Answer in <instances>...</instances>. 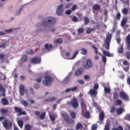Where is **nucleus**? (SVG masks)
<instances>
[{"label": "nucleus", "mask_w": 130, "mask_h": 130, "mask_svg": "<svg viewBox=\"0 0 130 130\" xmlns=\"http://www.w3.org/2000/svg\"><path fill=\"white\" fill-rule=\"evenodd\" d=\"M55 23H56V19L53 17L49 16L46 18V21L44 22L42 24L40 23L37 24V29L39 30V31L42 30L43 28L51 29L54 25H55Z\"/></svg>", "instance_id": "1"}, {"label": "nucleus", "mask_w": 130, "mask_h": 130, "mask_svg": "<svg viewBox=\"0 0 130 130\" xmlns=\"http://www.w3.org/2000/svg\"><path fill=\"white\" fill-rule=\"evenodd\" d=\"M81 102L82 115H84V117H86V118H88V117L90 116V113H89L88 112H86V105L85 104V102L83 99H81Z\"/></svg>", "instance_id": "2"}, {"label": "nucleus", "mask_w": 130, "mask_h": 130, "mask_svg": "<svg viewBox=\"0 0 130 130\" xmlns=\"http://www.w3.org/2000/svg\"><path fill=\"white\" fill-rule=\"evenodd\" d=\"M78 53H79V50H76L75 51L74 54L72 57H70L71 55L70 52H67L65 55L62 54V56H63V58H65V59H74L75 58H76V57L77 56Z\"/></svg>", "instance_id": "3"}, {"label": "nucleus", "mask_w": 130, "mask_h": 130, "mask_svg": "<svg viewBox=\"0 0 130 130\" xmlns=\"http://www.w3.org/2000/svg\"><path fill=\"white\" fill-rule=\"evenodd\" d=\"M45 80H43V83L45 86H50L52 81H53V78L50 77L49 76H45Z\"/></svg>", "instance_id": "4"}, {"label": "nucleus", "mask_w": 130, "mask_h": 130, "mask_svg": "<svg viewBox=\"0 0 130 130\" xmlns=\"http://www.w3.org/2000/svg\"><path fill=\"white\" fill-rule=\"evenodd\" d=\"M61 115H62L67 122H68L69 123H74V122H75V120L73 119H69V115H68L67 113L62 111L61 112Z\"/></svg>", "instance_id": "5"}, {"label": "nucleus", "mask_w": 130, "mask_h": 130, "mask_svg": "<svg viewBox=\"0 0 130 130\" xmlns=\"http://www.w3.org/2000/svg\"><path fill=\"white\" fill-rule=\"evenodd\" d=\"M112 36L111 34H109L107 35L106 39V44L105 45V47L106 49H109V46L110 45V41H111V38Z\"/></svg>", "instance_id": "6"}, {"label": "nucleus", "mask_w": 130, "mask_h": 130, "mask_svg": "<svg viewBox=\"0 0 130 130\" xmlns=\"http://www.w3.org/2000/svg\"><path fill=\"white\" fill-rule=\"evenodd\" d=\"M3 124L6 129H10V128H12V126L13 125V121L8 122V120H5L3 121Z\"/></svg>", "instance_id": "7"}, {"label": "nucleus", "mask_w": 130, "mask_h": 130, "mask_svg": "<svg viewBox=\"0 0 130 130\" xmlns=\"http://www.w3.org/2000/svg\"><path fill=\"white\" fill-rule=\"evenodd\" d=\"M56 14L58 16H62V14H63V5L62 4L58 6Z\"/></svg>", "instance_id": "8"}, {"label": "nucleus", "mask_w": 130, "mask_h": 130, "mask_svg": "<svg viewBox=\"0 0 130 130\" xmlns=\"http://www.w3.org/2000/svg\"><path fill=\"white\" fill-rule=\"evenodd\" d=\"M19 91L21 95L22 96H24V93H28V90L25 89V85H20L19 86Z\"/></svg>", "instance_id": "9"}, {"label": "nucleus", "mask_w": 130, "mask_h": 130, "mask_svg": "<svg viewBox=\"0 0 130 130\" xmlns=\"http://www.w3.org/2000/svg\"><path fill=\"white\" fill-rule=\"evenodd\" d=\"M14 110L16 112H17V115L18 116H20V115H25V114H26V112H25V111H22V109H21V108L15 107Z\"/></svg>", "instance_id": "10"}, {"label": "nucleus", "mask_w": 130, "mask_h": 130, "mask_svg": "<svg viewBox=\"0 0 130 130\" xmlns=\"http://www.w3.org/2000/svg\"><path fill=\"white\" fill-rule=\"evenodd\" d=\"M93 67V64H92V62L90 59H87L86 61V63L84 66V69L85 70H88V69H90Z\"/></svg>", "instance_id": "11"}, {"label": "nucleus", "mask_w": 130, "mask_h": 130, "mask_svg": "<svg viewBox=\"0 0 130 130\" xmlns=\"http://www.w3.org/2000/svg\"><path fill=\"white\" fill-rule=\"evenodd\" d=\"M71 104L74 108H77V107H78L79 104H78V101L76 98H74L72 100H71Z\"/></svg>", "instance_id": "12"}, {"label": "nucleus", "mask_w": 130, "mask_h": 130, "mask_svg": "<svg viewBox=\"0 0 130 130\" xmlns=\"http://www.w3.org/2000/svg\"><path fill=\"white\" fill-rule=\"evenodd\" d=\"M120 97L123 99L125 101H128V96L125 92L121 91L120 92Z\"/></svg>", "instance_id": "13"}, {"label": "nucleus", "mask_w": 130, "mask_h": 130, "mask_svg": "<svg viewBox=\"0 0 130 130\" xmlns=\"http://www.w3.org/2000/svg\"><path fill=\"white\" fill-rule=\"evenodd\" d=\"M32 63H34L35 64H37L38 63H40L41 62V58L40 57H34L32 59H31V60Z\"/></svg>", "instance_id": "14"}, {"label": "nucleus", "mask_w": 130, "mask_h": 130, "mask_svg": "<svg viewBox=\"0 0 130 130\" xmlns=\"http://www.w3.org/2000/svg\"><path fill=\"white\" fill-rule=\"evenodd\" d=\"M88 93L91 97H93V96H95L97 95V90H95V89H90Z\"/></svg>", "instance_id": "15"}, {"label": "nucleus", "mask_w": 130, "mask_h": 130, "mask_svg": "<svg viewBox=\"0 0 130 130\" xmlns=\"http://www.w3.org/2000/svg\"><path fill=\"white\" fill-rule=\"evenodd\" d=\"M0 91L1 92L2 94V96L3 97H5L6 96V89L5 88L3 87V85L0 83Z\"/></svg>", "instance_id": "16"}, {"label": "nucleus", "mask_w": 130, "mask_h": 130, "mask_svg": "<svg viewBox=\"0 0 130 130\" xmlns=\"http://www.w3.org/2000/svg\"><path fill=\"white\" fill-rule=\"evenodd\" d=\"M103 53L104 55H105L106 56H109V57H111L113 56V53H110L109 52L105 50L103 51Z\"/></svg>", "instance_id": "17"}, {"label": "nucleus", "mask_w": 130, "mask_h": 130, "mask_svg": "<svg viewBox=\"0 0 130 130\" xmlns=\"http://www.w3.org/2000/svg\"><path fill=\"white\" fill-rule=\"evenodd\" d=\"M77 89V87H74L70 88H67L65 90V93H68V92H75L76 90Z\"/></svg>", "instance_id": "18"}, {"label": "nucleus", "mask_w": 130, "mask_h": 130, "mask_svg": "<svg viewBox=\"0 0 130 130\" xmlns=\"http://www.w3.org/2000/svg\"><path fill=\"white\" fill-rule=\"evenodd\" d=\"M83 72H84V69H83V68L79 69L77 71H76L75 76H80V75H81Z\"/></svg>", "instance_id": "19"}, {"label": "nucleus", "mask_w": 130, "mask_h": 130, "mask_svg": "<svg viewBox=\"0 0 130 130\" xmlns=\"http://www.w3.org/2000/svg\"><path fill=\"white\" fill-rule=\"evenodd\" d=\"M17 121L19 127H20V128H23V124H24L23 121L19 120V118H17Z\"/></svg>", "instance_id": "20"}, {"label": "nucleus", "mask_w": 130, "mask_h": 130, "mask_svg": "<svg viewBox=\"0 0 130 130\" xmlns=\"http://www.w3.org/2000/svg\"><path fill=\"white\" fill-rule=\"evenodd\" d=\"M102 84L103 85V86L104 87V91L105 93H108L110 92L111 90H110V88L109 87H105V84H104V83H102Z\"/></svg>", "instance_id": "21"}, {"label": "nucleus", "mask_w": 130, "mask_h": 130, "mask_svg": "<svg viewBox=\"0 0 130 130\" xmlns=\"http://www.w3.org/2000/svg\"><path fill=\"white\" fill-rule=\"evenodd\" d=\"M92 9L94 11H98L100 9V5L98 4H94L92 6Z\"/></svg>", "instance_id": "22"}, {"label": "nucleus", "mask_w": 130, "mask_h": 130, "mask_svg": "<svg viewBox=\"0 0 130 130\" xmlns=\"http://www.w3.org/2000/svg\"><path fill=\"white\" fill-rule=\"evenodd\" d=\"M126 22H127V17H124L121 22V26H124L126 24Z\"/></svg>", "instance_id": "23"}, {"label": "nucleus", "mask_w": 130, "mask_h": 130, "mask_svg": "<svg viewBox=\"0 0 130 130\" xmlns=\"http://www.w3.org/2000/svg\"><path fill=\"white\" fill-rule=\"evenodd\" d=\"M56 100V98L55 97H52V98H49L48 99H47L46 100V101H47V102H54Z\"/></svg>", "instance_id": "24"}, {"label": "nucleus", "mask_w": 130, "mask_h": 130, "mask_svg": "<svg viewBox=\"0 0 130 130\" xmlns=\"http://www.w3.org/2000/svg\"><path fill=\"white\" fill-rule=\"evenodd\" d=\"M99 119L100 121L103 120V119H104V113L103 112V111H101L100 113Z\"/></svg>", "instance_id": "25"}, {"label": "nucleus", "mask_w": 130, "mask_h": 130, "mask_svg": "<svg viewBox=\"0 0 130 130\" xmlns=\"http://www.w3.org/2000/svg\"><path fill=\"white\" fill-rule=\"evenodd\" d=\"M116 112L118 115L121 114L122 112H124V109L123 108H118L117 109Z\"/></svg>", "instance_id": "26"}, {"label": "nucleus", "mask_w": 130, "mask_h": 130, "mask_svg": "<svg viewBox=\"0 0 130 130\" xmlns=\"http://www.w3.org/2000/svg\"><path fill=\"white\" fill-rule=\"evenodd\" d=\"M86 33L87 34H90V33H91V32H93V31H95L94 28H90V27H87L86 29Z\"/></svg>", "instance_id": "27"}, {"label": "nucleus", "mask_w": 130, "mask_h": 130, "mask_svg": "<svg viewBox=\"0 0 130 130\" xmlns=\"http://www.w3.org/2000/svg\"><path fill=\"white\" fill-rule=\"evenodd\" d=\"M69 81H70V77L69 76H67L63 80L62 84H63L64 85V84H67V83H69Z\"/></svg>", "instance_id": "28"}, {"label": "nucleus", "mask_w": 130, "mask_h": 130, "mask_svg": "<svg viewBox=\"0 0 130 130\" xmlns=\"http://www.w3.org/2000/svg\"><path fill=\"white\" fill-rule=\"evenodd\" d=\"M2 102L3 105H8V104H9V102L8 101V100L6 99H2Z\"/></svg>", "instance_id": "29"}, {"label": "nucleus", "mask_w": 130, "mask_h": 130, "mask_svg": "<svg viewBox=\"0 0 130 130\" xmlns=\"http://www.w3.org/2000/svg\"><path fill=\"white\" fill-rule=\"evenodd\" d=\"M122 13L123 15H126L128 13V9L127 8H124L122 9Z\"/></svg>", "instance_id": "30"}, {"label": "nucleus", "mask_w": 130, "mask_h": 130, "mask_svg": "<svg viewBox=\"0 0 130 130\" xmlns=\"http://www.w3.org/2000/svg\"><path fill=\"white\" fill-rule=\"evenodd\" d=\"M27 55H23L22 57H21V62H24L25 61H27Z\"/></svg>", "instance_id": "31"}, {"label": "nucleus", "mask_w": 130, "mask_h": 130, "mask_svg": "<svg viewBox=\"0 0 130 130\" xmlns=\"http://www.w3.org/2000/svg\"><path fill=\"white\" fill-rule=\"evenodd\" d=\"M123 52V47H122V46H120L118 48V53H122Z\"/></svg>", "instance_id": "32"}, {"label": "nucleus", "mask_w": 130, "mask_h": 130, "mask_svg": "<svg viewBox=\"0 0 130 130\" xmlns=\"http://www.w3.org/2000/svg\"><path fill=\"white\" fill-rule=\"evenodd\" d=\"M45 47L46 49L49 50V49H51V47H52V46L51 44H47L45 45Z\"/></svg>", "instance_id": "33"}, {"label": "nucleus", "mask_w": 130, "mask_h": 130, "mask_svg": "<svg viewBox=\"0 0 130 130\" xmlns=\"http://www.w3.org/2000/svg\"><path fill=\"white\" fill-rule=\"evenodd\" d=\"M8 111L7 109H2L1 110V113H2L3 115L7 114V113H8Z\"/></svg>", "instance_id": "34"}, {"label": "nucleus", "mask_w": 130, "mask_h": 130, "mask_svg": "<svg viewBox=\"0 0 130 130\" xmlns=\"http://www.w3.org/2000/svg\"><path fill=\"white\" fill-rule=\"evenodd\" d=\"M90 22V19L88 18V17H85L84 18V24L85 25H88L89 24V22Z\"/></svg>", "instance_id": "35"}, {"label": "nucleus", "mask_w": 130, "mask_h": 130, "mask_svg": "<svg viewBox=\"0 0 130 130\" xmlns=\"http://www.w3.org/2000/svg\"><path fill=\"white\" fill-rule=\"evenodd\" d=\"M81 54H82L83 55H85V54H87V50L85 49L84 48L81 49Z\"/></svg>", "instance_id": "36"}, {"label": "nucleus", "mask_w": 130, "mask_h": 130, "mask_svg": "<svg viewBox=\"0 0 130 130\" xmlns=\"http://www.w3.org/2000/svg\"><path fill=\"white\" fill-rule=\"evenodd\" d=\"M98 127V125L97 124H93L91 126V130H96Z\"/></svg>", "instance_id": "37"}, {"label": "nucleus", "mask_w": 130, "mask_h": 130, "mask_svg": "<svg viewBox=\"0 0 130 130\" xmlns=\"http://www.w3.org/2000/svg\"><path fill=\"white\" fill-rule=\"evenodd\" d=\"M21 103L22 104V105H23V106H24V107H27V106H28V102H27L25 101H21Z\"/></svg>", "instance_id": "38"}, {"label": "nucleus", "mask_w": 130, "mask_h": 130, "mask_svg": "<svg viewBox=\"0 0 130 130\" xmlns=\"http://www.w3.org/2000/svg\"><path fill=\"white\" fill-rule=\"evenodd\" d=\"M42 79V76H40L36 78V81L37 83H40L41 82V79Z\"/></svg>", "instance_id": "39"}, {"label": "nucleus", "mask_w": 130, "mask_h": 130, "mask_svg": "<svg viewBox=\"0 0 130 130\" xmlns=\"http://www.w3.org/2000/svg\"><path fill=\"white\" fill-rule=\"evenodd\" d=\"M55 43H58L59 44H60L61 43H62V39H58L57 40L54 41Z\"/></svg>", "instance_id": "40"}, {"label": "nucleus", "mask_w": 130, "mask_h": 130, "mask_svg": "<svg viewBox=\"0 0 130 130\" xmlns=\"http://www.w3.org/2000/svg\"><path fill=\"white\" fill-rule=\"evenodd\" d=\"M25 129L26 130H31V125L27 124L25 125Z\"/></svg>", "instance_id": "41"}, {"label": "nucleus", "mask_w": 130, "mask_h": 130, "mask_svg": "<svg viewBox=\"0 0 130 130\" xmlns=\"http://www.w3.org/2000/svg\"><path fill=\"white\" fill-rule=\"evenodd\" d=\"M70 116L73 119H75L76 118V113L75 112H71L70 113Z\"/></svg>", "instance_id": "42"}, {"label": "nucleus", "mask_w": 130, "mask_h": 130, "mask_svg": "<svg viewBox=\"0 0 130 130\" xmlns=\"http://www.w3.org/2000/svg\"><path fill=\"white\" fill-rule=\"evenodd\" d=\"M21 12H22V8H19L18 11H17L15 13V16H19L21 14Z\"/></svg>", "instance_id": "43"}, {"label": "nucleus", "mask_w": 130, "mask_h": 130, "mask_svg": "<svg viewBox=\"0 0 130 130\" xmlns=\"http://www.w3.org/2000/svg\"><path fill=\"white\" fill-rule=\"evenodd\" d=\"M113 99L116 100V99H118V95L117 94V92H114L113 94Z\"/></svg>", "instance_id": "44"}, {"label": "nucleus", "mask_w": 130, "mask_h": 130, "mask_svg": "<svg viewBox=\"0 0 130 130\" xmlns=\"http://www.w3.org/2000/svg\"><path fill=\"white\" fill-rule=\"evenodd\" d=\"M44 117H45V113H42L40 115V119H44Z\"/></svg>", "instance_id": "45"}, {"label": "nucleus", "mask_w": 130, "mask_h": 130, "mask_svg": "<svg viewBox=\"0 0 130 130\" xmlns=\"http://www.w3.org/2000/svg\"><path fill=\"white\" fill-rule=\"evenodd\" d=\"M98 88H99V85H98V83H95L94 86H93V89L96 91V90H97V89H98Z\"/></svg>", "instance_id": "46"}, {"label": "nucleus", "mask_w": 130, "mask_h": 130, "mask_svg": "<svg viewBox=\"0 0 130 130\" xmlns=\"http://www.w3.org/2000/svg\"><path fill=\"white\" fill-rule=\"evenodd\" d=\"M78 32L79 34H81V33H83V32H84V28H78Z\"/></svg>", "instance_id": "47"}, {"label": "nucleus", "mask_w": 130, "mask_h": 130, "mask_svg": "<svg viewBox=\"0 0 130 130\" xmlns=\"http://www.w3.org/2000/svg\"><path fill=\"white\" fill-rule=\"evenodd\" d=\"M49 117L50 119L52 120V121H54L55 120V117L54 116L50 115Z\"/></svg>", "instance_id": "48"}, {"label": "nucleus", "mask_w": 130, "mask_h": 130, "mask_svg": "<svg viewBox=\"0 0 130 130\" xmlns=\"http://www.w3.org/2000/svg\"><path fill=\"white\" fill-rule=\"evenodd\" d=\"M81 127H82V124L78 123L76 125V129H79V128H81Z\"/></svg>", "instance_id": "49"}, {"label": "nucleus", "mask_w": 130, "mask_h": 130, "mask_svg": "<svg viewBox=\"0 0 130 130\" xmlns=\"http://www.w3.org/2000/svg\"><path fill=\"white\" fill-rule=\"evenodd\" d=\"M26 53H27V54H33V53H34V52H33L32 50H27L26 51Z\"/></svg>", "instance_id": "50"}, {"label": "nucleus", "mask_w": 130, "mask_h": 130, "mask_svg": "<svg viewBox=\"0 0 130 130\" xmlns=\"http://www.w3.org/2000/svg\"><path fill=\"white\" fill-rule=\"evenodd\" d=\"M72 20L73 21V22H78L79 21V19H78V18H77L76 16H74Z\"/></svg>", "instance_id": "51"}, {"label": "nucleus", "mask_w": 130, "mask_h": 130, "mask_svg": "<svg viewBox=\"0 0 130 130\" xmlns=\"http://www.w3.org/2000/svg\"><path fill=\"white\" fill-rule=\"evenodd\" d=\"M121 27H122L123 29L125 30L127 28L129 27V25L128 24H124V25H122Z\"/></svg>", "instance_id": "52"}, {"label": "nucleus", "mask_w": 130, "mask_h": 130, "mask_svg": "<svg viewBox=\"0 0 130 130\" xmlns=\"http://www.w3.org/2000/svg\"><path fill=\"white\" fill-rule=\"evenodd\" d=\"M8 43H9V42H6L4 44H3L2 45H0V48H5V47H6V45H7V44H8Z\"/></svg>", "instance_id": "53"}, {"label": "nucleus", "mask_w": 130, "mask_h": 130, "mask_svg": "<svg viewBox=\"0 0 130 130\" xmlns=\"http://www.w3.org/2000/svg\"><path fill=\"white\" fill-rule=\"evenodd\" d=\"M126 43H130V35H128L126 37Z\"/></svg>", "instance_id": "54"}, {"label": "nucleus", "mask_w": 130, "mask_h": 130, "mask_svg": "<svg viewBox=\"0 0 130 130\" xmlns=\"http://www.w3.org/2000/svg\"><path fill=\"white\" fill-rule=\"evenodd\" d=\"M66 15H71L72 14V11L71 10H68L65 11Z\"/></svg>", "instance_id": "55"}, {"label": "nucleus", "mask_w": 130, "mask_h": 130, "mask_svg": "<svg viewBox=\"0 0 130 130\" xmlns=\"http://www.w3.org/2000/svg\"><path fill=\"white\" fill-rule=\"evenodd\" d=\"M120 17H121L120 13H117L116 16L117 20H120Z\"/></svg>", "instance_id": "56"}, {"label": "nucleus", "mask_w": 130, "mask_h": 130, "mask_svg": "<svg viewBox=\"0 0 130 130\" xmlns=\"http://www.w3.org/2000/svg\"><path fill=\"white\" fill-rule=\"evenodd\" d=\"M116 103L117 105H121V103H122V102L120 101V100H117L116 101Z\"/></svg>", "instance_id": "57"}, {"label": "nucleus", "mask_w": 130, "mask_h": 130, "mask_svg": "<svg viewBox=\"0 0 130 130\" xmlns=\"http://www.w3.org/2000/svg\"><path fill=\"white\" fill-rule=\"evenodd\" d=\"M71 7H72V3H68L66 6V9H70Z\"/></svg>", "instance_id": "58"}, {"label": "nucleus", "mask_w": 130, "mask_h": 130, "mask_svg": "<svg viewBox=\"0 0 130 130\" xmlns=\"http://www.w3.org/2000/svg\"><path fill=\"white\" fill-rule=\"evenodd\" d=\"M123 64L124 66H129V63H128V61H126V60H124L123 62Z\"/></svg>", "instance_id": "59"}, {"label": "nucleus", "mask_w": 130, "mask_h": 130, "mask_svg": "<svg viewBox=\"0 0 130 130\" xmlns=\"http://www.w3.org/2000/svg\"><path fill=\"white\" fill-rule=\"evenodd\" d=\"M5 57V55L4 54H0V59L3 61L4 60V58Z\"/></svg>", "instance_id": "60"}, {"label": "nucleus", "mask_w": 130, "mask_h": 130, "mask_svg": "<svg viewBox=\"0 0 130 130\" xmlns=\"http://www.w3.org/2000/svg\"><path fill=\"white\" fill-rule=\"evenodd\" d=\"M6 33H12L13 32L12 29H7L5 30Z\"/></svg>", "instance_id": "61"}, {"label": "nucleus", "mask_w": 130, "mask_h": 130, "mask_svg": "<svg viewBox=\"0 0 130 130\" xmlns=\"http://www.w3.org/2000/svg\"><path fill=\"white\" fill-rule=\"evenodd\" d=\"M34 88H35V89H39V88H40V85L38 84H36L34 85Z\"/></svg>", "instance_id": "62"}, {"label": "nucleus", "mask_w": 130, "mask_h": 130, "mask_svg": "<svg viewBox=\"0 0 130 130\" xmlns=\"http://www.w3.org/2000/svg\"><path fill=\"white\" fill-rule=\"evenodd\" d=\"M106 57H105V56H102V60L103 62H104L105 63H106Z\"/></svg>", "instance_id": "63"}, {"label": "nucleus", "mask_w": 130, "mask_h": 130, "mask_svg": "<svg viewBox=\"0 0 130 130\" xmlns=\"http://www.w3.org/2000/svg\"><path fill=\"white\" fill-rule=\"evenodd\" d=\"M77 9V5H74L72 8H71L72 11H76Z\"/></svg>", "instance_id": "64"}]
</instances>
